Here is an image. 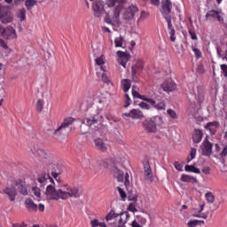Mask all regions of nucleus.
<instances>
[{"label": "nucleus", "instance_id": "nucleus-48", "mask_svg": "<svg viewBox=\"0 0 227 227\" xmlns=\"http://www.w3.org/2000/svg\"><path fill=\"white\" fill-rule=\"evenodd\" d=\"M138 106L141 107V109H145L146 111H149L150 109V105L146 104L145 102H140Z\"/></svg>", "mask_w": 227, "mask_h": 227}, {"label": "nucleus", "instance_id": "nucleus-44", "mask_svg": "<svg viewBox=\"0 0 227 227\" xmlns=\"http://www.w3.org/2000/svg\"><path fill=\"white\" fill-rule=\"evenodd\" d=\"M200 223H205L204 221H199V220H193V221H190L187 223L188 227H196L198 226V224H200Z\"/></svg>", "mask_w": 227, "mask_h": 227}, {"label": "nucleus", "instance_id": "nucleus-18", "mask_svg": "<svg viewBox=\"0 0 227 227\" xmlns=\"http://www.w3.org/2000/svg\"><path fill=\"white\" fill-rule=\"evenodd\" d=\"M146 218L144 216L138 215L130 223L131 227H145L146 226Z\"/></svg>", "mask_w": 227, "mask_h": 227}, {"label": "nucleus", "instance_id": "nucleus-3", "mask_svg": "<svg viewBox=\"0 0 227 227\" xmlns=\"http://www.w3.org/2000/svg\"><path fill=\"white\" fill-rule=\"evenodd\" d=\"M37 182L40 184V185H47L46 191H45V196L48 198V200H55L58 201V200H61V188L56 189L54 186V179L51 177V175L43 173L38 176Z\"/></svg>", "mask_w": 227, "mask_h": 227}, {"label": "nucleus", "instance_id": "nucleus-17", "mask_svg": "<svg viewBox=\"0 0 227 227\" xmlns=\"http://www.w3.org/2000/svg\"><path fill=\"white\" fill-rule=\"evenodd\" d=\"M45 169L47 171H51V174L52 175L53 178L55 180H58V176L61 175V172L59 171V167L56 163H50L45 167Z\"/></svg>", "mask_w": 227, "mask_h": 227}, {"label": "nucleus", "instance_id": "nucleus-56", "mask_svg": "<svg viewBox=\"0 0 227 227\" xmlns=\"http://www.w3.org/2000/svg\"><path fill=\"white\" fill-rule=\"evenodd\" d=\"M189 35L192 36V40H198V35H196V33L189 30Z\"/></svg>", "mask_w": 227, "mask_h": 227}, {"label": "nucleus", "instance_id": "nucleus-24", "mask_svg": "<svg viewBox=\"0 0 227 227\" xmlns=\"http://www.w3.org/2000/svg\"><path fill=\"white\" fill-rule=\"evenodd\" d=\"M144 66L142 63H138L132 67V77H137L139 74H141V71L143 70Z\"/></svg>", "mask_w": 227, "mask_h": 227}, {"label": "nucleus", "instance_id": "nucleus-28", "mask_svg": "<svg viewBox=\"0 0 227 227\" xmlns=\"http://www.w3.org/2000/svg\"><path fill=\"white\" fill-rule=\"evenodd\" d=\"M151 120L153 123L155 124L156 128L162 127V125H164V119L160 115H156L154 117H152Z\"/></svg>", "mask_w": 227, "mask_h": 227}, {"label": "nucleus", "instance_id": "nucleus-54", "mask_svg": "<svg viewBox=\"0 0 227 227\" xmlns=\"http://www.w3.org/2000/svg\"><path fill=\"white\" fill-rule=\"evenodd\" d=\"M192 51L194 52L196 58H201V51L192 47Z\"/></svg>", "mask_w": 227, "mask_h": 227}, {"label": "nucleus", "instance_id": "nucleus-31", "mask_svg": "<svg viewBox=\"0 0 227 227\" xmlns=\"http://www.w3.org/2000/svg\"><path fill=\"white\" fill-rule=\"evenodd\" d=\"M181 182H197L196 177L183 174L181 176Z\"/></svg>", "mask_w": 227, "mask_h": 227}, {"label": "nucleus", "instance_id": "nucleus-34", "mask_svg": "<svg viewBox=\"0 0 227 227\" xmlns=\"http://www.w3.org/2000/svg\"><path fill=\"white\" fill-rule=\"evenodd\" d=\"M205 198L207 203H214L215 201V196L214 195V193H212V192H207L205 194Z\"/></svg>", "mask_w": 227, "mask_h": 227}, {"label": "nucleus", "instance_id": "nucleus-38", "mask_svg": "<svg viewBox=\"0 0 227 227\" xmlns=\"http://www.w3.org/2000/svg\"><path fill=\"white\" fill-rule=\"evenodd\" d=\"M153 107L154 109H157V111H166V103L164 101H161L158 104H155Z\"/></svg>", "mask_w": 227, "mask_h": 227}, {"label": "nucleus", "instance_id": "nucleus-27", "mask_svg": "<svg viewBox=\"0 0 227 227\" xmlns=\"http://www.w3.org/2000/svg\"><path fill=\"white\" fill-rule=\"evenodd\" d=\"M113 173L115 178H117L118 182H123V171L120 170L118 167H114L113 169Z\"/></svg>", "mask_w": 227, "mask_h": 227}, {"label": "nucleus", "instance_id": "nucleus-42", "mask_svg": "<svg viewBox=\"0 0 227 227\" xmlns=\"http://www.w3.org/2000/svg\"><path fill=\"white\" fill-rule=\"evenodd\" d=\"M115 47H122L123 46V37L119 36L114 40Z\"/></svg>", "mask_w": 227, "mask_h": 227}, {"label": "nucleus", "instance_id": "nucleus-52", "mask_svg": "<svg viewBox=\"0 0 227 227\" xmlns=\"http://www.w3.org/2000/svg\"><path fill=\"white\" fill-rule=\"evenodd\" d=\"M101 79H102L103 82H106V84H109V77L107 76L106 72H104L102 74Z\"/></svg>", "mask_w": 227, "mask_h": 227}, {"label": "nucleus", "instance_id": "nucleus-41", "mask_svg": "<svg viewBox=\"0 0 227 227\" xmlns=\"http://www.w3.org/2000/svg\"><path fill=\"white\" fill-rule=\"evenodd\" d=\"M163 19H165L166 22L168 23V29L175 28L173 27V23H171V15H169V16H163Z\"/></svg>", "mask_w": 227, "mask_h": 227}, {"label": "nucleus", "instance_id": "nucleus-33", "mask_svg": "<svg viewBox=\"0 0 227 227\" xmlns=\"http://www.w3.org/2000/svg\"><path fill=\"white\" fill-rule=\"evenodd\" d=\"M25 6L28 11L33 10V7L36 6V0H26Z\"/></svg>", "mask_w": 227, "mask_h": 227}, {"label": "nucleus", "instance_id": "nucleus-53", "mask_svg": "<svg viewBox=\"0 0 227 227\" xmlns=\"http://www.w3.org/2000/svg\"><path fill=\"white\" fill-rule=\"evenodd\" d=\"M174 166H175L176 169H177V171H184V166H182V164L178 163V161H176L174 163Z\"/></svg>", "mask_w": 227, "mask_h": 227}, {"label": "nucleus", "instance_id": "nucleus-16", "mask_svg": "<svg viewBox=\"0 0 227 227\" xmlns=\"http://www.w3.org/2000/svg\"><path fill=\"white\" fill-rule=\"evenodd\" d=\"M2 36L6 40H13V38H17V32L12 27H7L3 30Z\"/></svg>", "mask_w": 227, "mask_h": 227}, {"label": "nucleus", "instance_id": "nucleus-47", "mask_svg": "<svg viewBox=\"0 0 227 227\" xmlns=\"http://www.w3.org/2000/svg\"><path fill=\"white\" fill-rule=\"evenodd\" d=\"M128 210H129V212H137V209L136 208V202H131L129 205Z\"/></svg>", "mask_w": 227, "mask_h": 227}, {"label": "nucleus", "instance_id": "nucleus-15", "mask_svg": "<svg viewBox=\"0 0 227 227\" xmlns=\"http://www.w3.org/2000/svg\"><path fill=\"white\" fill-rule=\"evenodd\" d=\"M214 145L208 141V139H204L202 143V155H205V157H210L212 155V147Z\"/></svg>", "mask_w": 227, "mask_h": 227}, {"label": "nucleus", "instance_id": "nucleus-45", "mask_svg": "<svg viewBox=\"0 0 227 227\" xmlns=\"http://www.w3.org/2000/svg\"><path fill=\"white\" fill-rule=\"evenodd\" d=\"M117 191L119 192L121 198L123 200V201H125V198H127V193H125V192L121 187H117Z\"/></svg>", "mask_w": 227, "mask_h": 227}, {"label": "nucleus", "instance_id": "nucleus-21", "mask_svg": "<svg viewBox=\"0 0 227 227\" xmlns=\"http://www.w3.org/2000/svg\"><path fill=\"white\" fill-rule=\"evenodd\" d=\"M144 176L145 180H150L152 176H153V173H152V167H150L148 160H145L144 163Z\"/></svg>", "mask_w": 227, "mask_h": 227}, {"label": "nucleus", "instance_id": "nucleus-2", "mask_svg": "<svg viewBox=\"0 0 227 227\" xmlns=\"http://www.w3.org/2000/svg\"><path fill=\"white\" fill-rule=\"evenodd\" d=\"M108 222V225H106L105 223H100L98 219H93L90 221L91 227H127L125 224L130 219V214L124 211L121 214H115L114 211H110L106 217Z\"/></svg>", "mask_w": 227, "mask_h": 227}, {"label": "nucleus", "instance_id": "nucleus-37", "mask_svg": "<svg viewBox=\"0 0 227 227\" xmlns=\"http://www.w3.org/2000/svg\"><path fill=\"white\" fill-rule=\"evenodd\" d=\"M131 93L134 98H141L142 100H145V98L137 92V88L136 86L132 87Z\"/></svg>", "mask_w": 227, "mask_h": 227}, {"label": "nucleus", "instance_id": "nucleus-55", "mask_svg": "<svg viewBox=\"0 0 227 227\" xmlns=\"http://www.w3.org/2000/svg\"><path fill=\"white\" fill-rule=\"evenodd\" d=\"M128 200L129 201H134V203H135V201H137V195H136V194H129L128 196Z\"/></svg>", "mask_w": 227, "mask_h": 227}, {"label": "nucleus", "instance_id": "nucleus-10", "mask_svg": "<svg viewBox=\"0 0 227 227\" xmlns=\"http://www.w3.org/2000/svg\"><path fill=\"white\" fill-rule=\"evenodd\" d=\"M15 187V183H7V185L4 190V194L8 196L10 201H15V199L17 198V189Z\"/></svg>", "mask_w": 227, "mask_h": 227}, {"label": "nucleus", "instance_id": "nucleus-26", "mask_svg": "<svg viewBox=\"0 0 227 227\" xmlns=\"http://www.w3.org/2000/svg\"><path fill=\"white\" fill-rule=\"evenodd\" d=\"M95 145L98 150H100V152H106L107 150V145L104 143V140L100 138L95 140Z\"/></svg>", "mask_w": 227, "mask_h": 227}, {"label": "nucleus", "instance_id": "nucleus-4", "mask_svg": "<svg viewBox=\"0 0 227 227\" xmlns=\"http://www.w3.org/2000/svg\"><path fill=\"white\" fill-rule=\"evenodd\" d=\"M98 109L99 113L97 114H92L91 118L84 119L82 125H87L90 129H91V130L102 134V132H104V129H106L102 127V121L104 120L103 114H107V109L102 107V104H99Z\"/></svg>", "mask_w": 227, "mask_h": 227}, {"label": "nucleus", "instance_id": "nucleus-35", "mask_svg": "<svg viewBox=\"0 0 227 227\" xmlns=\"http://www.w3.org/2000/svg\"><path fill=\"white\" fill-rule=\"evenodd\" d=\"M17 17L21 22L26 20V8L20 9L17 13Z\"/></svg>", "mask_w": 227, "mask_h": 227}, {"label": "nucleus", "instance_id": "nucleus-64", "mask_svg": "<svg viewBox=\"0 0 227 227\" xmlns=\"http://www.w3.org/2000/svg\"><path fill=\"white\" fill-rule=\"evenodd\" d=\"M168 31H169L170 36L175 35V34L176 33V32L175 31V28H168Z\"/></svg>", "mask_w": 227, "mask_h": 227}, {"label": "nucleus", "instance_id": "nucleus-62", "mask_svg": "<svg viewBox=\"0 0 227 227\" xmlns=\"http://www.w3.org/2000/svg\"><path fill=\"white\" fill-rule=\"evenodd\" d=\"M152 4H154V6H159V4H160V0H152Z\"/></svg>", "mask_w": 227, "mask_h": 227}, {"label": "nucleus", "instance_id": "nucleus-36", "mask_svg": "<svg viewBox=\"0 0 227 227\" xmlns=\"http://www.w3.org/2000/svg\"><path fill=\"white\" fill-rule=\"evenodd\" d=\"M95 63L96 65H98V67H99V70H102V72H106V68H104L102 67V65H104V59L102 57L97 58L95 59Z\"/></svg>", "mask_w": 227, "mask_h": 227}, {"label": "nucleus", "instance_id": "nucleus-14", "mask_svg": "<svg viewBox=\"0 0 227 227\" xmlns=\"http://www.w3.org/2000/svg\"><path fill=\"white\" fill-rule=\"evenodd\" d=\"M117 56H118L117 62L119 63V65H121L123 68H125V67H127V63L129 62V59H130V55L121 51H118Z\"/></svg>", "mask_w": 227, "mask_h": 227}, {"label": "nucleus", "instance_id": "nucleus-32", "mask_svg": "<svg viewBox=\"0 0 227 227\" xmlns=\"http://www.w3.org/2000/svg\"><path fill=\"white\" fill-rule=\"evenodd\" d=\"M43 106H45V101L43 99H38L35 105L37 113H42L43 111Z\"/></svg>", "mask_w": 227, "mask_h": 227}, {"label": "nucleus", "instance_id": "nucleus-46", "mask_svg": "<svg viewBox=\"0 0 227 227\" xmlns=\"http://www.w3.org/2000/svg\"><path fill=\"white\" fill-rule=\"evenodd\" d=\"M32 192H34L35 196H36V198H40V196L42 194L40 192V188L34 187V188H32Z\"/></svg>", "mask_w": 227, "mask_h": 227}, {"label": "nucleus", "instance_id": "nucleus-50", "mask_svg": "<svg viewBox=\"0 0 227 227\" xmlns=\"http://www.w3.org/2000/svg\"><path fill=\"white\" fill-rule=\"evenodd\" d=\"M220 157H222L223 159H224V157H227V145H223V148L220 153Z\"/></svg>", "mask_w": 227, "mask_h": 227}, {"label": "nucleus", "instance_id": "nucleus-29", "mask_svg": "<svg viewBox=\"0 0 227 227\" xmlns=\"http://www.w3.org/2000/svg\"><path fill=\"white\" fill-rule=\"evenodd\" d=\"M121 84L124 93H127V91H129V90H130V87L132 86V82L129 79L122 80Z\"/></svg>", "mask_w": 227, "mask_h": 227}, {"label": "nucleus", "instance_id": "nucleus-1", "mask_svg": "<svg viewBox=\"0 0 227 227\" xmlns=\"http://www.w3.org/2000/svg\"><path fill=\"white\" fill-rule=\"evenodd\" d=\"M127 0H105L104 2L97 0L92 4L94 16L102 17L106 12L104 20L106 24L110 26H120L121 20H120V13L125 7Z\"/></svg>", "mask_w": 227, "mask_h": 227}, {"label": "nucleus", "instance_id": "nucleus-9", "mask_svg": "<svg viewBox=\"0 0 227 227\" xmlns=\"http://www.w3.org/2000/svg\"><path fill=\"white\" fill-rule=\"evenodd\" d=\"M0 20L3 24H10L13 22V14L4 6L0 7Z\"/></svg>", "mask_w": 227, "mask_h": 227}, {"label": "nucleus", "instance_id": "nucleus-11", "mask_svg": "<svg viewBox=\"0 0 227 227\" xmlns=\"http://www.w3.org/2000/svg\"><path fill=\"white\" fill-rule=\"evenodd\" d=\"M122 118H131L132 120H143L145 114L139 109H132L129 113L122 114Z\"/></svg>", "mask_w": 227, "mask_h": 227}, {"label": "nucleus", "instance_id": "nucleus-43", "mask_svg": "<svg viewBox=\"0 0 227 227\" xmlns=\"http://www.w3.org/2000/svg\"><path fill=\"white\" fill-rule=\"evenodd\" d=\"M36 153L39 155V157H42L43 159H47L48 153L43 149H37Z\"/></svg>", "mask_w": 227, "mask_h": 227}, {"label": "nucleus", "instance_id": "nucleus-5", "mask_svg": "<svg viewBox=\"0 0 227 227\" xmlns=\"http://www.w3.org/2000/svg\"><path fill=\"white\" fill-rule=\"evenodd\" d=\"M60 193L61 200H68L70 198L77 200V198H81V192H79V188L77 186L66 185L61 188Z\"/></svg>", "mask_w": 227, "mask_h": 227}, {"label": "nucleus", "instance_id": "nucleus-30", "mask_svg": "<svg viewBox=\"0 0 227 227\" xmlns=\"http://www.w3.org/2000/svg\"><path fill=\"white\" fill-rule=\"evenodd\" d=\"M184 169L188 173H195L196 175H200V173H201L200 168H196L194 165H186Z\"/></svg>", "mask_w": 227, "mask_h": 227}, {"label": "nucleus", "instance_id": "nucleus-63", "mask_svg": "<svg viewBox=\"0 0 227 227\" xmlns=\"http://www.w3.org/2000/svg\"><path fill=\"white\" fill-rule=\"evenodd\" d=\"M38 209L40 212H43L45 210V206H43V204H39Z\"/></svg>", "mask_w": 227, "mask_h": 227}, {"label": "nucleus", "instance_id": "nucleus-39", "mask_svg": "<svg viewBox=\"0 0 227 227\" xmlns=\"http://www.w3.org/2000/svg\"><path fill=\"white\" fill-rule=\"evenodd\" d=\"M167 114L169 115V117L172 119V120H178V114H176V112H175V110L173 109H168L167 110Z\"/></svg>", "mask_w": 227, "mask_h": 227}, {"label": "nucleus", "instance_id": "nucleus-23", "mask_svg": "<svg viewBox=\"0 0 227 227\" xmlns=\"http://www.w3.org/2000/svg\"><path fill=\"white\" fill-rule=\"evenodd\" d=\"M192 139L193 143H201V140L203 139V131L200 129H195Z\"/></svg>", "mask_w": 227, "mask_h": 227}, {"label": "nucleus", "instance_id": "nucleus-59", "mask_svg": "<svg viewBox=\"0 0 227 227\" xmlns=\"http://www.w3.org/2000/svg\"><path fill=\"white\" fill-rule=\"evenodd\" d=\"M0 47H2V49H8V45L6 44V43H4V40L0 39Z\"/></svg>", "mask_w": 227, "mask_h": 227}, {"label": "nucleus", "instance_id": "nucleus-61", "mask_svg": "<svg viewBox=\"0 0 227 227\" xmlns=\"http://www.w3.org/2000/svg\"><path fill=\"white\" fill-rule=\"evenodd\" d=\"M144 100L151 104V106H155V100H153V98H144Z\"/></svg>", "mask_w": 227, "mask_h": 227}, {"label": "nucleus", "instance_id": "nucleus-57", "mask_svg": "<svg viewBox=\"0 0 227 227\" xmlns=\"http://www.w3.org/2000/svg\"><path fill=\"white\" fill-rule=\"evenodd\" d=\"M129 173L128 172H126L125 173V177H124V184H125V185H129V184H130V181L129 180Z\"/></svg>", "mask_w": 227, "mask_h": 227}, {"label": "nucleus", "instance_id": "nucleus-22", "mask_svg": "<svg viewBox=\"0 0 227 227\" xmlns=\"http://www.w3.org/2000/svg\"><path fill=\"white\" fill-rule=\"evenodd\" d=\"M206 130H208V132H210V134H215V131L217 130V129H219V122L217 121H212V122H208L206 126H205Z\"/></svg>", "mask_w": 227, "mask_h": 227}, {"label": "nucleus", "instance_id": "nucleus-12", "mask_svg": "<svg viewBox=\"0 0 227 227\" xmlns=\"http://www.w3.org/2000/svg\"><path fill=\"white\" fill-rule=\"evenodd\" d=\"M15 186L17 187V191L20 192V194H22V196H27L29 186L27 184H26V182L19 179L15 181Z\"/></svg>", "mask_w": 227, "mask_h": 227}, {"label": "nucleus", "instance_id": "nucleus-7", "mask_svg": "<svg viewBox=\"0 0 227 227\" xmlns=\"http://www.w3.org/2000/svg\"><path fill=\"white\" fill-rule=\"evenodd\" d=\"M138 12L139 8H137V5L131 4L124 9L122 17L124 20L130 22V20H134L136 14L138 13Z\"/></svg>", "mask_w": 227, "mask_h": 227}, {"label": "nucleus", "instance_id": "nucleus-25", "mask_svg": "<svg viewBox=\"0 0 227 227\" xmlns=\"http://www.w3.org/2000/svg\"><path fill=\"white\" fill-rule=\"evenodd\" d=\"M25 205L30 212H34L38 208V206H36V204H35V202L31 199H27L25 200Z\"/></svg>", "mask_w": 227, "mask_h": 227}, {"label": "nucleus", "instance_id": "nucleus-13", "mask_svg": "<svg viewBox=\"0 0 227 227\" xmlns=\"http://www.w3.org/2000/svg\"><path fill=\"white\" fill-rule=\"evenodd\" d=\"M161 15L162 17H168L171 13L173 4L169 0H161Z\"/></svg>", "mask_w": 227, "mask_h": 227}, {"label": "nucleus", "instance_id": "nucleus-40", "mask_svg": "<svg viewBox=\"0 0 227 227\" xmlns=\"http://www.w3.org/2000/svg\"><path fill=\"white\" fill-rule=\"evenodd\" d=\"M196 159V149L195 148H192L191 153H190V156L187 158V162H191V160Z\"/></svg>", "mask_w": 227, "mask_h": 227}, {"label": "nucleus", "instance_id": "nucleus-20", "mask_svg": "<svg viewBox=\"0 0 227 227\" xmlns=\"http://www.w3.org/2000/svg\"><path fill=\"white\" fill-rule=\"evenodd\" d=\"M143 127L146 132L153 133L157 132V128L154 122L151 120H145L143 121Z\"/></svg>", "mask_w": 227, "mask_h": 227}, {"label": "nucleus", "instance_id": "nucleus-6", "mask_svg": "<svg viewBox=\"0 0 227 227\" xmlns=\"http://www.w3.org/2000/svg\"><path fill=\"white\" fill-rule=\"evenodd\" d=\"M74 121L75 119L72 117L65 119L58 129H55L53 133L54 137H59V136H67V129H68V127H70V125H72V123Z\"/></svg>", "mask_w": 227, "mask_h": 227}, {"label": "nucleus", "instance_id": "nucleus-49", "mask_svg": "<svg viewBox=\"0 0 227 227\" xmlns=\"http://www.w3.org/2000/svg\"><path fill=\"white\" fill-rule=\"evenodd\" d=\"M125 98H126V104L124 105V107H129V106L132 104V99H130V96H129V94L125 95Z\"/></svg>", "mask_w": 227, "mask_h": 227}, {"label": "nucleus", "instance_id": "nucleus-58", "mask_svg": "<svg viewBox=\"0 0 227 227\" xmlns=\"http://www.w3.org/2000/svg\"><path fill=\"white\" fill-rule=\"evenodd\" d=\"M148 12H145V11H141V14H140V19H148Z\"/></svg>", "mask_w": 227, "mask_h": 227}, {"label": "nucleus", "instance_id": "nucleus-51", "mask_svg": "<svg viewBox=\"0 0 227 227\" xmlns=\"http://www.w3.org/2000/svg\"><path fill=\"white\" fill-rule=\"evenodd\" d=\"M221 70L223 74V77H227V65L226 64L221 65Z\"/></svg>", "mask_w": 227, "mask_h": 227}, {"label": "nucleus", "instance_id": "nucleus-19", "mask_svg": "<svg viewBox=\"0 0 227 227\" xmlns=\"http://www.w3.org/2000/svg\"><path fill=\"white\" fill-rule=\"evenodd\" d=\"M161 88L163 91H167V93H169L176 90V83H175V82H172L171 80H168L161 84Z\"/></svg>", "mask_w": 227, "mask_h": 227}, {"label": "nucleus", "instance_id": "nucleus-60", "mask_svg": "<svg viewBox=\"0 0 227 227\" xmlns=\"http://www.w3.org/2000/svg\"><path fill=\"white\" fill-rule=\"evenodd\" d=\"M202 172H204L205 175H210V168H209V167H204L202 168Z\"/></svg>", "mask_w": 227, "mask_h": 227}, {"label": "nucleus", "instance_id": "nucleus-8", "mask_svg": "<svg viewBox=\"0 0 227 227\" xmlns=\"http://www.w3.org/2000/svg\"><path fill=\"white\" fill-rule=\"evenodd\" d=\"M207 20H218V22H224V13L221 9L210 10L206 13Z\"/></svg>", "mask_w": 227, "mask_h": 227}]
</instances>
